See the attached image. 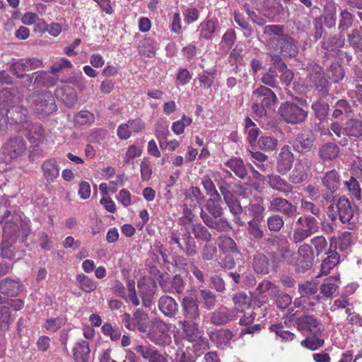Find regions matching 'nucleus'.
Returning <instances> with one entry per match:
<instances>
[{
    "instance_id": "1",
    "label": "nucleus",
    "mask_w": 362,
    "mask_h": 362,
    "mask_svg": "<svg viewBox=\"0 0 362 362\" xmlns=\"http://www.w3.org/2000/svg\"><path fill=\"white\" fill-rule=\"evenodd\" d=\"M0 223L3 228V239L15 241L21 233L25 237L28 234L29 228L18 213H11L10 211L6 210L1 218Z\"/></svg>"
},
{
    "instance_id": "2",
    "label": "nucleus",
    "mask_w": 362,
    "mask_h": 362,
    "mask_svg": "<svg viewBox=\"0 0 362 362\" xmlns=\"http://www.w3.org/2000/svg\"><path fill=\"white\" fill-rule=\"evenodd\" d=\"M298 104L286 101L281 104L279 108V113L281 119L288 124H299L304 122L308 115V103L305 99L296 98Z\"/></svg>"
},
{
    "instance_id": "3",
    "label": "nucleus",
    "mask_w": 362,
    "mask_h": 362,
    "mask_svg": "<svg viewBox=\"0 0 362 362\" xmlns=\"http://www.w3.org/2000/svg\"><path fill=\"white\" fill-rule=\"evenodd\" d=\"M170 329V324L161 320H155L151 322L144 333L146 334V337L154 344L159 346H166L172 342Z\"/></svg>"
},
{
    "instance_id": "4",
    "label": "nucleus",
    "mask_w": 362,
    "mask_h": 362,
    "mask_svg": "<svg viewBox=\"0 0 362 362\" xmlns=\"http://www.w3.org/2000/svg\"><path fill=\"white\" fill-rule=\"evenodd\" d=\"M327 216L335 221L339 217L343 223H347L349 228L352 229L355 225L354 211L348 199L341 197L336 204H332L327 209Z\"/></svg>"
},
{
    "instance_id": "5",
    "label": "nucleus",
    "mask_w": 362,
    "mask_h": 362,
    "mask_svg": "<svg viewBox=\"0 0 362 362\" xmlns=\"http://www.w3.org/2000/svg\"><path fill=\"white\" fill-rule=\"evenodd\" d=\"M318 288L315 282L306 281L298 285V292L300 296L296 299L294 304L302 306L303 310H313L315 305L320 302L323 297L317 294Z\"/></svg>"
},
{
    "instance_id": "6",
    "label": "nucleus",
    "mask_w": 362,
    "mask_h": 362,
    "mask_svg": "<svg viewBox=\"0 0 362 362\" xmlns=\"http://www.w3.org/2000/svg\"><path fill=\"white\" fill-rule=\"evenodd\" d=\"M252 100L254 101L252 110L255 112H257L260 107H262V110L260 111V114H262L265 107H271L276 103L277 98L270 88L260 86L253 90Z\"/></svg>"
},
{
    "instance_id": "7",
    "label": "nucleus",
    "mask_w": 362,
    "mask_h": 362,
    "mask_svg": "<svg viewBox=\"0 0 362 362\" xmlns=\"http://www.w3.org/2000/svg\"><path fill=\"white\" fill-rule=\"evenodd\" d=\"M26 141L21 136L11 137L3 147L4 162L8 163L11 160L22 156L26 151Z\"/></svg>"
},
{
    "instance_id": "8",
    "label": "nucleus",
    "mask_w": 362,
    "mask_h": 362,
    "mask_svg": "<svg viewBox=\"0 0 362 362\" xmlns=\"http://www.w3.org/2000/svg\"><path fill=\"white\" fill-rule=\"evenodd\" d=\"M311 166V159L307 157L298 158L288 176V180L291 185L301 184L306 182L309 177Z\"/></svg>"
},
{
    "instance_id": "9",
    "label": "nucleus",
    "mask_w": 362,
    "mask_h": 362,
    "mask_svg": "<svg viewBox=\"0 0 362 362\" xmlns=\"http://www.w3.org/2000/svg\"><path fill=\"white\" fill-rule=\"evenodd\" d=\"M34 109L37 114L48 115L57 110L54 97L50 91H43L34 95Z\"/></svg>"
},
{
    "instance_id": "10",
    "label": "nucleus",
    "mask_w": 362,
    "mask_h": 362,
    "mask_svg": "<svg viewBox=\"0 0 362 362\" xmlns=\"http://www.w3.org/2000/svg\"><path fill=\"white\" fill-rule=\"evenodd\" d=\"M305 69L308 71V78L310 86L320 88L322 91L327 92L328 81L323 76L322 67L314 62H308Z\"/></svg>"
},
{
    "instance_id": "11",
    "label": "nucleus",
    "mask_w": 362,
    "mask_h": 362,
    "mask_svg": "<svg viewBox=\"0 0 362 362\" xmlns=\"http://www.w3.org/2000/svg\"><path fill=\"white\" fill-rule=\"evenodd\" d=\"M321 181L326 189V192L322 194V197L325 200L329 202L333 199L334 193L340 186V175L336 170H330L325 173Z\"/></svg>"
},
{
    "instance_id": "12",
    "label": "nucleus",
    "mask_w": 362,
    "mask_h": 362,
    "mask_svg": "<svg viewBox=\"0 0 362 362\" xmlns=\"http://www.w3.org/2000/svg\"><path fill=\"white\" fill-rule=\"evenodd\" d=\"M127 288L129 291V294L127 296L126 295V289L123 284L117 280L115 281L112 289V292L117 296L124 299L127 302H131L135 306H138L140 304V301L136 296L134 280H127Z\"/></svg>"
},
{
    "instance_id": "13",
    "label": "nucleus",
    "mask_w": 362,
    "mask_h": 362,
    "mask_svg": "<svg viewBox=\"0 0 362 362\" xmlns=\"http://www.w3.org/2000/svg\"><path fill=\"white\" fill-rule=\"evenodd\" d=\"M264 33L272 35L269 37L272 43H276V45H292L293 40L288 34L284 33V26L279 25H269L264 28Z\"/></svg>"
},
{
    "instance_id": "14",
    "label": "nucleus",
    "mask_w": 362,
    "mask_h": 362,
    "mask_svg": "<svg viewBox=\"0 0 362 362\" xmlns=\"http://www.w3.org/2000/svg\"><path fill=\"white\" fill-rule=\"evenodd\" d=\"M298 257L295 265L299 272L309 269L314 261L313 248L308 244L301 245L298 250Z\"/></svg>"
},
{
    "instance_id": "15",
    "label": "nucleus",
    "mask_w": 362,
    "mask_h": 362,
    "mask_svg": "<svg viewBox=\"0 0 362 362\" xmlns=\"http://www.w3.org/2000/svg\"><path fill=\"white\" fill-rule=\"evenodd\" d=\"M268 209L270 211L281 213L288 218L295 216L297 210L296 207L291 202L280 197L272 198Z\"/></svg>"
},
{
    "instance_id": "16",
    "label": "nucleus",
    "mask_w": 362,
    "mask_h": 362,
    "mask_svg": "<svg viewBox=\"0 0 362 362\" xmlns=\"http://www.w3.org/2000/svg\"><path fill=\"white\" fill-rule=\"evenodd\" d=\"M159 285L165 293L181 294L185 289V284L180 275L176 274L172 279L164 275L160 276Z\"/></svg>"
},
{
    "instance_id": "17",
    "label": "nucleus",
    "mask_w": 362,
    "mask_h": 362,
    "mask_svg": "<svg viewBox=\"0 0 362 362\" xmlns=\"http://www.w3.org/2000/svg\"><path fill=\"white\" fill-rule=\"evenodd\" d=\"M134 350L148 362H168L167 355L162 354L151 345H138Z\"/></svg>"
},
{
    "instance_id": "18",
    "label": "nucleus",
    "mask_w": 362,
    "mask_h": 362,
    "mask_svg": "<svg viewBox=\"0 0 362 362\" xmlns=\"http://www.w3.org/2000/svg\"><path fill=\"white\" fill-rule=\"evenodd\" d=\"M294 160L293 154L288 146H284L281 148L277 158L276 170L281 175H286L291 170Z\"/></svg>"
},
{
    "instance_id": "19",
    "label": "nucleus",
    "mask_w": 362,
    "mask_h": 362,
    "mask_svg": "<svg viewBox=\"0 0 362 362\" xmlns=\"http://www.w3.org/2000/svg\"><path fill=\"white\" fill-rule=\"evenodd\" d=\"M237 317L238 312L235 309L221 307L212 313L211 322L215 325H223L235 320Z\"/></svg>"
},
{
    "instance_id": "20",
    "label": "nucleus",
    "mask_w": 362,
    "mask_h": 362,
    "mask_svg": "<svg viewBox=\"0 0 362 362\" xmlns=\"http://www.w3.org/2000/svg\"><path fill=\"white\" fill-rule=\"evenodd\" d=\"M266 180L272 189L283 193L286 196L292 192L294 189L293 185L290 182H288L277 174L272 173L268 175Z\"/></svg>"
},
{
    "instance_id": "21",
    "label": "nucleus",
    "mask_w": 362,
    "mask_h": 362,
    "mask_svg": "<svg viewBox=\"0 0 362 362\" xmlns=\"http://www.w3.org/2000/svg\"><path fill=\"white\" fill-rule=\"evenodd\" d=\"M183 315L187 320H196L199 317V304L197 299L192 296L183 298L182 301Z\"/></svg>"
},
{
    "instance_id": "22",
    "label": "nucleus",
    "mask_w": 362,
    "mask_h": 362,
    "mask_svg": "<svg viewBox=\"0 0 362 362\" xmlns=\"http://www.w3.org/2000/svg\"><path fill=\"white\" fill-rule=\"evenodd\" d=\"M339 276H330L325 279L320 286V292L322 295L323 299H330L333 298L334 293L338 290L340 284Z\"/></svg>"
},
{
    "instance_id": "23",
    "label": "nucleus",
    "mask_w": 362,
    "mask_h": 362,
    "mask_svg": "<svg viewBox=\"0 0 362 362\" xmlns=\"http://www.w3.org/2000/svg\"><path fill=\"white\" fill-rule=\"evenodd\" d=\"M293 252L290 250L289 243L286 240L277 242L276 250L273 252L272 257L277 262L292 263Z\"/></svg>"
},
{
    "instance_id": "24",
    "label": "nucleus",
    "mask_w": 362,
    "mask_h": 362,
    "mask_svg": "<svg viewBox=\"0 0 362 362\" xmlns=\"http://www.w3.org/2000/svg\"><path fill=\"white\" fill-rule=\"evenodd\" d=\"M56 97L68 106L74 105L77 101V93L69 85H63L55 90Z\"/></svg>"
},
{
    "instance_id": "25",
    "label": "nucleus",
    "mask_w": 362,
    "mask_h": 362,
    "mask_svg": "<svg viewBox=\"0 0 362 362\" xmlns=\"http://www.w3.org/2000/svg\"><path fill=\"white\" fill-rule=\"evenodd\" d=\"M340 148L337 144L333 142H326L322 144L318 151V156L323 162H329L338 158Z\"/></svg>"
},
{
    "instance_id": "26",
    "label": "nucleus",
    "mask_w": 362,
    "mask_h": 362,
    "mask_svg": "<svg viewBox=\"0 0 362 362\" xmlns=\"http://www.w3.org/2000/svg\"><path fill=\"white\" fill-rule=\"evenodd\" d=\"M73 358L75 362H88L90 358L89 343L85 340L77 341L73 348Z\"/></svg>"
},
{
    "instance_id": "27",
    "label": "nucleus",
    "mask_w": 362,
    "mask_h": 362,
    "mask_svg": "<svg viewBox=\"0 0 362 362\" xmlns=\"http://www.w3.org/2000/svg\"><path fill=\"white\" fill-rule=\"evenodd\" d=\"M313 138L307 133L298 134L293 141L292 146L293 149L300 153H305L310 151L313 146Z\"/></svg>"
},
{
    "instance_id": "28",
    "label": "nucleus",
    "mask_w": 362,
    "mask_h": 362,
    "mask_svg": "<svg viewBox=\"0 0 362 362\" xmlns=\"http://www.w3.org/2000/svg\"><path fill=\"white\" fill-rule=\"evenodd\" d=\"M22 290V285L18 280L6 278L0 282V292L8 297L17 296Z\"/></svg>"
},
{
    "instance_id": "29",
    "label": "nucleus",
    "mask_w": 362,
    "mask_h": 362,
    "mask_svg": "<svg viewBox=\"0 0 362 362\" xmlns=\"http://www.w3.org/2000/svg\"><path fill=\"white\" fill-rule=\"evenodd\" d=\"M160 311L167 317L175 316L178 311V305L175 300L168 296H163L158 300V303Z\"/></svg>"
},
{
    "instance_id": "30",
    "label": "nucleus",
    "mask_w": 362,
    "mask_h": 362,
    "mask_svg": "<svg viewBox=\"0 0 362 362\" xmlns=\"http://www.w3.org/2000/svg\"><path fill=\"white\" fill-rule=\"evenodd\" d=\"M41 169L44 178L49 183L53 182L59 175V166L54 158L45 160Z\"/></svg>"
},
{
    "instance_id": "31",
    "label": "nucleus",
    "mask_w": 362,
    "mask_h": 362,
    "mask_svg": "<svg viewBox=\"0 0 362 362\" xmlns=\"http://www.w3.org/2000/svg\"><path fill=\"white\" fill-rule=\"evenodd\" d=\"M298 329L300 331L309 332L310 334H320L322 333L319 322L312 315H307L299 319L298 321Z\"/></svg>"
},
{
    "instance_id": "32",
    "label": "nucleus",
    "mask_w": 362,
    "mask_h": 362,
    "mask_svg": "<svg viewBox=\"0 0 362 362\" xmlns=\"http://www.w3.org/2000/svg\"><path fill=\"white\" fill-rule=\"evenodd\" d=\"M323 14L319 18H321L324 25L329 29L334 28L337 24V7L334 2L326 4L323 8Z\"/></svg>"
},
{
    "instance_id": "33",
    "label": "nucleus",
    "mask_w": 362,
    "mask_h": 362,
    "mask_svg": "<svg viewBox=\"0 0 362 362\" xmlns=\"http://www.w3.org/2000/svg\"><path fill=\"white\" fill-rule=\"evenodd\" d=\"M25 62H26L25 59H20L16 61L15 62H13L11 65L10 70L14 75L16 76L17 78L25 77L26 85L28 86H30V85L33 82L34 74H33L32 75H30V74L25 75L23 74V72H25V71H30L29 66L27 64V63H25Z\"/></svg>"
},
{
    "instance_id": "34",
    "label": "nucleus",
    "mask_w": 362,
    "mask_h": 362,
    "mask_svg": "<svg viewBox=\"0 0 362 362\" xmlns=\"http://www.w3.org/2000/svg\"><path fill=\"white\" fill-rule=\"evenodd\" d=\"M225 165L240 179H245L247 175V166L240 158H231L225 163Z\"/></svg>"
},
{
    "instance_id": "35",
    "label": "nucleus",
    "mask_w": 362,
    "mask_h": 362,
    "mask_svg": "<svg viewBox=\"0 0 362 362\" xmlns=\"http://www.w3.org/2000/svg\"><path fill=\"white\" fill-rule=\"evenodd\" d=\"M28 113V110L21 105L13 106L7 110L6 117L12 123L23 124L26 122Z\"/></svg>"
},
{
    "instance_id": "36",
    "label": "nucleus",
    "mask_w": 362,
    "mask_h": 362,
    "mask_svg": "<svg viewBox=\"0 0 362 362\" xmlns=\"http://www.w3.org/2000/svg\"><path fill=\"white\" fill-rule=\"evenodd\" d=\"M265 211V208L262 203V200L260 202H251L247 206H245L244 212L245 214L252 217V219L251 221H259L261 222L264 218V214Z\"/></svg>"
},
{
    "instance_id": "37",
    "label": "nucleus",
    "mask_w": 362,
    "mask_h": 362,
    "mask_svg": "<svg viewBox=\"0 0 362 362\" xmlns=\"http://www.w3.org/2000/svg\"><path fill=\"white\" fill-rule=\"evenodd\" d=\"M252 267L257 274H267L269 272V261L263 253H257L253 256Z\"/></svg>"
},
{
    "instance_id": "38",
    "label": "nucleus",
    "mask_w": 362,
    "mask_h": 362,
    "mask_svg": "<svg viewBox=\"0 0 362 362\" xmlns=\"http://www.w3.org/2000/svg\"><path fill=\"white\" fill-rule=\"evenodd\" d=\"M243 125L248 142L251 146L255 145L260 133L259 129L249 117L245 118Z\"/></svg>"
},
{
    "instance_id": "39",
    "label": "nucleus",
    "mask_w": 362,
    "mask_h": 362,
    "mask_svg": "<svg viewBox=\"0 0 362 362\" xmlns=\"http://www.w3.org/2000/svg\"><path fill=\"white\" fill-rule=\"evenodd\" d=\"M251 161L262 172H268L270 168L269 158L260 151H248Z\"/></svg>"
},
{
    "instance_id": "40",
    "label": "nucleus",
    "mask_w": 362,
    "mask_h": 362,
    "mask_svg": "<svg viewBox=\"0 0 362 362\" xmlns=\"http://www.w3.org/2000/svg\"><path fill=\"white\" fill-rule=\"evenodd\" d=\"M221 195L212 196L207 199L205 207L208 212L215 218L221 217L223 213L221 205Z\"/></svg>"
},
{
    "instance_id": "41",
    "label": "nucleus",
    "mask_w": 362,
    "mask_h": 362,
    "mask_svg": "<svg viewBox=\"0 0 362 362\" xmlns=\"http://www.w3.org/2000/svg\"><path fill=\"white\" fill-rule=\"evenodd\" d=\"M76 281L80 289L85 293L93 292L98 286L97 282L93 279L83 273L76 276Z\"/></svg>"
},
{
    "instance_id": "42",
    "label": "nucleus",
    "mask_w": 362,
    "mask_h": 362,
    "mask_svg": "<svg viewBox=\"0 0 362 362\" xmlns=\"http://www.w3.org/2000/svg\"><path fill=\"white\" fill-rule=\"evenodd\" d=\"M233 337V333L228 329H221L210 335L211 339L218 347L224 346L230 344Z\"/></svg>"
},
{
    "instance_id": "43",
    "label": "nucleus",
    "mask_w": 362,
    "mask_h": 362,
    "mask_svg": "<svg viewBox=\"0 0 362 362\" xmlns=\"http://www.w3.org/2000/svg\"><path fill=\"white\" fill-rule=\"evenodd\" d=\"M180 323L182 324L184 333L188 341H196L201 337V332L197 324L191 322L190 320L180 321Z\"/></svg>"
},
{
    "instance_id": "44",
    "label": "nucleus",
    "mask_w": 362,
    "mask_h": 362,
    "mask_svg": "<svg viewBox=\"0 0 362 362\" xmlns=\"http://www.w3.org/2000/svg\"><path fill=\"white\" fill-rule=\"evenodd\" d=\"M236 311L243 313L245 310H250L251 305V298L244 292L235 293L233 298Z\"/></svg>"
},
{
    "instance_id": "45",
    "label": "nucleus",
    "mask_w": 362,
    "mask_h": 362,
    "mask_svg": "<svg viewBox=\"0 0 362 362\" xmlns=\"http://www.w3.org/2000/svg\"><path fill=\"white\" fill-rule=\"evenodd\" d=\"M36 74L34 84L37 86H54L57 81V76H52L49 72L38 71L35 73Z\"/></svg>"
},
{
    "instance_id": "46",
    "label": "nucleus",
    "mask_w": 362,
    "mask_h": 362,
    "mask_svg": "<svg viewBox=\"0 0 362 362\" xmlns=\"http://www.w3.org/2000/svg\"><path fill=\"white\" fill-rule=\"evenodd\" d=\"M343 134L351 137H359L362 135V121L358 119H350L345 124L343 128Z\"/></svg>"
},
{
    "instance_id": "47",
    "label": "nucleus",
    "mask_w": 362,
    "mask_h": 362,
    "mask_svg": "<svg viewBox=\"0 0 362 362\" xmlns=\"http://www.w3.org/2000/svg\"><path fill=\"white\" fill-rule=\"evenodd\" d=\"M66 322V318L63 315L57 317H50L45 320L42 325V328L47 332L54 333L64 326Z\"/></svg>"
},
{
    "instance_id": "48",
    "label": "nucleus",
    "mask_w": 362,
    "mask_h": 362,
    "mask_svg": "<svg viewBox=\"0 0 362 362\" xmlns=\"http://www.w3.org/2000/svg\"><path fill=\"white\" fill-rule=\"evenodd\" d=\"M272 60L274 61V63L278 62V68L281 72L280 79L284 84L288 86L293 78V73L287 69L286 64L281 62V59L279 56H272Z\"/></svg>"
},
{
    "instance_id": "49",
    "label": "nucleus",
    "mask_w": 362,
    "mask_h": 362,
    "mask_svg": "<svg viewBox=\"0 0 362 362\" xmlns=\"http://www.w3.org/2000/svg\"><path fill=\"white\" fill-rule=\"evenodd\" d=\"M296 225L314 234L318 230V222L312 216H302L296 221Z\"/></svg>"
},
{
    "instance_id": "50",
    "label": "nucleus",
    "mask_w": 362,
    "mask_h": 362,
    "mask_svg": "<svg viewBox=\"0 0 362 362\" xmlns=\"http://www.w3.org/2000/svg\"><path fill=\"white\" fill-rule=\"evenodd\" d=\"M137 286L139 288V294L142 298L144 306H149L151 302V298L154 294L150 285L146 283L144 280H139L137 282Z\"/></svg>"
},
{
    "instance_id": "51",
    "label": "nucleus",
    "mask_w": 362,
    "mask_h": 362,
    "mask_svg": "<svg viewBox=\"0 0 362 362\" xmlns=\"http://www.w3.org/2000/svg\"><path fill=\"white\" fill-rule=\"evenodd\" d=\"M28 139L33 144H37L43 139L44 129L40 124H30L28 125Z\"/></svg>"
},
{
    "instance_id": "52",
    "label": "nucleus",
    "mask_w": 362,
    "mask_h": 362,
    "mask_svg": "<svg viewBox=\"0 0 362 362\" xmlns=\"http://www.w3.org/2000/svg\"><path fill=\"white\" fill-rule=\"evenodd\" d=\"M339 259L340 255L337 252L329 251L328 256L322 262L320 274H327L339 262Z\"/></svg>"
},
{
    "instance_id": "53",
    "label": "nucleus",
    "mask_w": 362,
    "mask_h": 362,
    "mask_svg": "<svg viewBox=\"0 0 362 362\" xmlns=\"http://www.w3.org/2000/svg\"><path fill=\"white\" fill-rule=\"evenodd\" d=\"M15 317V314L11 313L9 307L1 305L0 307V329L8 330Z\"/></svg>"
},
{
    "instance_id": "54",
    "label": "nucleus",
    "mask_w": 362,
    "mask_h": 362,
    "mask_svg": "<svg viewBox=\"0 0 362 362\" xmlns=\"http://www.w3.org/2000/svg\"><path fill=\"white\" fill-rule=\"evenodd\" d=\"M148 320V315L145 313L143 310L139 309L134 312L133 314V322L134 324V330L136 329L144 333L148 326L146 325V322Z\"/></svg>"
},
{
    "instance_id": "55",
    "label": "nucleus",
    "mask_w": 362,
    "mask_h": 362,
    "mask_svg": "<svg viewBox=\"0 0 362 362\" xmlns=\"http://www.w3.org/2000/svg\"><path fill=\"white\" fill-rule=\"evenodd\" d=\"M226 205L233 216V222L240 226H245V223L241 220L240 216V215L243 212L244 209L240 205V203L238 199L232 202L227 204Z\"/></svg>"
},
{
    "instance_id": "56",
    "label": "nucleus",
    "mask_w": 362,
    "mask_h": 362,
    "mask_svg": "<svg viewBox=\"0 0 362 362\" xmlns=\"http://www.w3.org/2000/svg\"><path fill=\"white\" fill-rule=\"evenodd\" d=\"M301 344L313 351L320 348L324 344V339L322 333L320 334H311L303 340Z\"/></svg>"
},
{
    "instance_id": "57",
    "label": "nucleus",
    "mask_w": 362,
    "mask_h": 362,
    "mask_svg": "<svg viewBox=\"0 0 362 362\" xmlns=\"http://www.w3.org/2000/svg\"><path fill=\"white\" fill-rule=\"evenodd\" d=\"M259 148L264 151H272L278 146V140L271 136H262L257 141Z\"/></svg>"
},
{
    "instance_id": "58",
    "label": "nucleus",
    "mask_w": 362,
    "mask_h": 362,
    "mask_svg": "<svg viewBox=\"0 0 362 362\" xmlns=\"http://www.w3.org/2000/svg\"><path fill=\"white\" fill-rule=\"evenodd\" d=\"M269 329L274 332L279 337L281 341L288 342L293 340L295 334L288 330L284 329V326L281 324H274L269 327Z\"/></svg>"
},
{
    "instance_id": "59",
    "label": "nucleus",
    "mask_w": 362,
    "mask_h": 362,
    "mask_svg": "<svg viewBox=\"0 0 362 362\" xmlns=\"http://www.w3.org/2000/svg\"><path fill=\"white\" fill-rule=\"evenodd\" d=\"M192 231L194 238L197 240L210 242L211 240V235L208 229L202 223H195L192 226Z\"/></svg>"
},
{
    "instance_id": "60",
    "label": "nucleus",
    "mask_w": 362,
    "mask_h": 362,
    "mask_svg": "<svg viewBox=\"0 0 362 362\" xmlns=\"http://www.w3.org/2000/svg\"><path fill=\"white\" fill-rule=\"evenodd\" d=\"M315 117L320 121L323 120L328 115L329 105L321 100H317L311 105Z\"/></svg>"
},
{
    "instance_id": "61",
    "label": "nucleus",
    "mask_w": 362,
    "mask_h": 362,
    "mask_svg": "<svg viewBox=\"0 0 362 362\" xmlns=\"http://www.w3.org/2000/svg\"><path fill=\"white\" fill-rule=\"evenodd\" d=\"M219 247L224 253H239L235 242L229 236L221 237Z\"/></svg>"
},
{
    "instance_id": "62",
    "label": "nucleus",
    "mask_w": 362,
    "mask_h": 362,
    "mask_svg": "<svg viewBox=\"0 0 362 362\" xmlns=\"http://www.w3.org/2000/svg\"><path fill=\"white\" fill-rule=\"evenodd\" d=\"M352 111V108L349 103L346 100H339L334 105L333 117L339 118L342 115H348Z\"/></svg>"
},
{
    "instance_id": "63",
    "label": "nucleus",
    "mask_w": 362,
    "mask_h": 362,
    "mask_svg": "<svg viewBox=\"0 0 362 362\" xmlns=\"http://www.w3.org/2000/svg\"><path fill=\"white\" fill-rule=\"evenodd\" d=\"M354 16L347 10L343 9L339 13V30L341 33L346 31L353 23Z\"/></svg>"
},
{
    "instance_id": "64",
    "label": "nucleus",
    "mask_w": 362,
    "mask_h": 362,
    "mask_svg": "<svg viewBox=\"0 0 362 362\" xmlns=\"http://www.w3.org/2000/svg\"><path fill=\"white\" fill-rule=\"evenodd\" d=\"M200 37L211 39L216 30V21L213 19H206L201 25Z\"/></svg>"
}]
</instances>
